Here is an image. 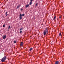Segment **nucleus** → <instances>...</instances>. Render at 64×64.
<instances>
[{"label": "nucleus", "mask_w": 64, "mask_h": 64, "mask_svg": "<svg viewBox=\"0 0 64 64\" xmlns=\"http://www.w3.org/2000/svg\"><path fill=\"white\" fill-rule=\"evenodd\" d=\"M6 38V35L4 36L3 37V38L4 39H5Z\"/></svg>", "instance_id": "nucleus-6"}, {"label": "nucleus", "mask_w": 64, "mask_h": 64, "mask_svg": "<svg viewBox=\"0 0 64 64\" xmlns=\"http://www.w3.org/2000/svg\"><path fill=\"white\" fill-rule=\"evenodd\" d=\"M55 64H59V61H57L56 62Z\"/></svg>", "instance_id": "nucleus-8"}, {"label": "nucleus", "mask_w": 64, "mask_h": 64, "mask_svg": "<svg viewBox=\"0 0 64 64\" xmlns=\"http://www.w3.org/2000/svg\"><path fill=\"white\" fill-rule=\"evenodd\" d=\"M0 60H1L0 59Z\"/></svg>", "instance_id": "nucleus-25"}, {"label": "nucleus", "mask_w": 64, "mask_h": 64, "mask_svg": "<svg viewBox=\"0 0 64 64\" xmlns=\"http://www.w3.org/2000/svg\"><path fill=\"white\" fill-rule=\"evenodd\" d=\"M20 33H22V31H20Z\"/></svg>", "instance_id": "nucleus-22"}, {"label": "nucleus", "mask_w": 64, "mask_h": 64, "mask_svg": "<svg viewBox=\"0 0 64 64\" xmlns=\"http://www.w3.org/2000/svg\"><path fill=\"white\" fill-rule=\"evenodd\" d=\"M61 35V33H60L59 34V36H60Z\"/></svg>", "instance_id": "nucleus-17"}, {"label": "nucleus", "mask_w": 64, "mask_h": 64, "mask_svg": "<svg viewBox=\"0 0 64 64\" xmlns=\"http://www.w3.org/2000/svg\"><path fill=\"white\" fill-rule=\"evenodd\" d=\"M33 1V0H30V5H31L32 4V2Z\"/></svg>", "instance_id": "nucleus-5"}, {"label": "nucleus", "mask_w": 64, "mask_h": 64, "mask_svg": "<svg viewBox=\"0 0 64 64\" xmlns=\"http://www.w3.org/2000/svg\"><path fill=\"white\" fill-rule=\"evenodd\" d=\"M8 13V12H6V16H8V14H7Z\"/></svg>", "instance_id": "nucleus-10"}, {"label": "nucleus", "mask_w": 64, "mask_h": 64, "mask_svg": "<svg viewBox=\"0 0 64 64\" xmlns=\"http://www.w3.org/2000/svg\"><path fill=\"white\" fill-rule=\"evenodd\" d=\"M23 44H24V43L23 42H22L20 44V46H22L23 45Z\"/></svg>", "instance_id": "nucleus-7"}, {"label": "nucleus", "mask_w": 64, "mask_h": 64, "mask_svg": "<svg viewBox=\"0 0 64 64\" xmlns=\"http://www.w3.org/2000/svg\"><path fill=\"white\" fill-rule=\"evenodd\" d=\"M7 59L6 56H4L2 60V62H4L5 61V60H6Z\"/></svg>", "instance_id": "nucleus-1"}, {"label": "nucleus", "mask_w": 64, "mask_h": 64, "mask_svg": "<svg viewBox=\"0 0 64 64\" xmlns=\"http://www.w3.org/2000/svg\"><path fill=\"white\" fill-rule=\"evenodd\" d=\"M8 31H9V30H8Z\"/></svg>", "instance_id": "nucleus-24"}, {"label": "nucleus", "mask_w": 64, "mask_h": 64, "mask_svg": "<svg viewBox=\"0 0 64 64\" xmlns=\"http://www.w3.org/2000/svg\"><path fill=\"white\" fill-rule=\"evenodd\" d=\"M56 19V16H55L54 17V20H55V19Z\"/></svg>", "instance_id": "nucleus-12"}, {"label": "nucleus", "mask_w": 64, "mask_h": 64, "mask_svg": "<svg viewBox=\"0 0 64 64\" xmlns=\"http://www.w3.org/2000/svg\"><path fill=\"white\" fill-rule=\"evenodd\" d=\"M20 7V6H18L17 7V9H18V8H19Z\"/></svg>", "instance_id": "nucleus-11"}, {"label": "nucleus", "mask_w": 64, "mask_h": 64, "mask_svg": "<svg viewBox=\"0 0 64 64\" xmlns=\"http://www.w3.org/2000/svg\"><path fill=\"white\" fill-rule=\"evenodd\" d=\"M21 11H22V10H23V9L21 8Z\"/></svg>", "instance_id": "nucleus-23"}, {"label": "nucleus", "mask_w": 64, "mask_h": 64, "mask_svg": "<svg viewBox=\"0 0 64 64\" xmlns=\"http://www.w3.org/2000/svg\"><path fill=\"white\" fill-rule=\"evenodd\" d=\"M62 17L61 16H60L59 18V19H61Z\"/></svg>", "instance_id": "nucleus-21"}, {"label": "nucleus", "mask_w": 64, "mask_h": 64, "mask_svg": "<svg viewBox=\"0 0 64 64\" xmlns=\"http://www.w3.org/2000/svg\"><path fill=\"white\" fill-rule=\"evenodd\" d=\"M38 3H37L36 4V7H37V6H38Z\"/></svg>", "instance_id": "nucleus-14"}, {"label": "nucleus", "mask_w": 64, "mask_h": 64, "mask_svg": "<svg viewBox=\"0 0 64 64\" xmlns=\"http://www.w3.org/2000/svg\"><path fill=\"white\" fill-rule=\"evenodd\" d=\"M46 32H47L46 31V30H45L44 31L43 33L44 35V36H46V34L47 35V33H46Z\"/></svg>", "instance_id": "nucleus-2"}, {"label": "nucleus", "mask_w": 64, "mask_h": 64, "mask_svg": "<svg viewBox=\"0 0 64 64\" xmlns=\"http://www.w3.org/2000/svg\"><path fill=\"white\" fill-rule=\"evenodd\" d=\"M17 42L16 41H15L14 42V43H16Z\"/></svg>", "instance_id": "nucleus-19"}, {"label": "nucleus", "mask_w": 64, "mask_h": 64, "mask_svg": "<svg viewBox=\"0 0 64 64\" xmlns=\"http://www.w3.org/2000/svg\"><path fill=\"white\" fill-rule=\"evenodd\" d=\"M4 0V1H5V0Z\"/></svg>", "instance_id": "nucleus-26"}, {"label": "nucleus", "mask_w": 64, "mask_h": 64, "mask_svg": "<svg viewBox=\"0 0 64 64\" xmlns=\"http://www.w3.org/2000/svg\"><path fill=\"white\" fill-rule=\"evenodd\" d=\"M11 28V26H10L8 28V29H10Z\"/></svg>", "instance_id": "nucleus-16"}, {"label": "nucleus", "mask_w": 64, "mask_h": 64, "mask_svg": "<svg viewBox=\"0 0 64 64\" xmlns=\"http://www.w3.org/2000/svg\"><path fill=\"white\" fill-rule=\"evenodd\" d=\"M22 16H25V14H22Z\"/></svg>", "instance_id": "nucleus-18"}, {"label": "nucleus", "mask_w": 64, "mask_h": 64, "mask_svg": "<svg viewBox=\"0 0 64 64\" xmlns=\"http://www.w3.org/2000/svg\"><path fill=\"white\" fill-rule=\"evenodd\" d=\"M32 49H33V48H31L30 49V51H31L32 50Z\"/></svg>", "instance_id": "nucleus-13"}, {"label": "nucleus", "mask_w": 64, "mask_h": 64, "mask_svg": "<svg viewBox=\"0 0 64 64\" xmlns=\"http://www.w3.org/2000/svg\"><path fill=\"white\" fill-rule=\"evenodd\" d=\"M46 34H48V29H47V28H46Z\"/></svg>", "instance_id": "nucleus-4"}, {"label": "nucleus", "mask_w": 64, "mask_h": 64, "mask_svg": "<svg viewBox=\"0 0 64 64\" xmlns=\"http://www.w3.org/2000/svg\"><path fill=\"white\" fill-rule=\"evenodd\" d=\"M29 6H30V5H29V4L27 5L26 6V8H27V7H29Z\"/></svg>", "instance_id": "nucleus-9"}, {"label": "nucleus", "mask_w": 64, "mask_h": 64, "mask_svg": "<svg viewBox=\"0 0 64 64\" xmlns=\"http://www.w3.org/2000/svg\"><path fill=\"white\" fill-rule=\"evenodd\" d=\"M3 27H4V28L5 27V25H3Z\"/></svg>", "instance_id": "nucleus-15"}, {"label": "nucleus", "mask_w": 64, "mask_h": 64, "mask_svg": "<svg viewBox=\"0 0 64 64\" xmlns=\"http://www.w3.org/2000/svg\"><path fill=\"white\" fill-rule=\"evenodd\" d=\"M23 30V28H21L20 29V31H21V30Z\"/></svg>", "instance_id": "nucleus-20"}, {"label": "nucleus", "mask_w": 64, "mask_h": 64, "mask_svg": "<svg viewBox=\"0 0 64 64\" xmlns=\"http://www.w3.org/2000/svg\"><path fill=\"white\" fill-rule=\"evenodd\" d=\"M22 14H20V20H21V19H22Z\"/></svg>", "instance_id": "nucleus-3"}]
</instances>
